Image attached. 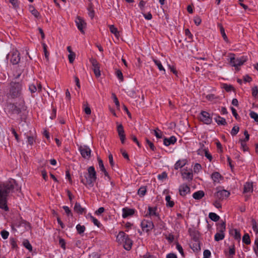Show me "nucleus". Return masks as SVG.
I'll return each instance as SVG.
<instances>
[{
  "mask_svg": "<svg viewBox=\"0 0 258 258\" xmlns=\"http://www.w3.org/2000/svg\"><path fill=\"white\" fill-rule=\"evenodd\" d=\"M23 72L22 70L20 69H17L16 71V73H14L13 74V77L15 79H18L20 78L21 76L22 73Z\"/></svg>",
  "mask_w": 258,
  "mask_h": 258,
  "instance_id": "44",
  "label": "nucleus"
},
{
  "mask_svg": "<svg viewBox=\"0 0 258 258\" xmlns=\"http://www.w3.org/2000/svg\"><path fill=\"white\" fill-rule=\"evenodd\" d=\"M231 110L233 116L235 117V118L237 120H238L240 118V117H239L238 114H237L236 109L234 107H231Z\"/></svg>",
  "mask_w": 258,
  "mask_h": 258,
  "instance_id": "59",
  "label": "nucleus"
},
{
  "mask_svg": "<svg viewBox=\"0 0 258 258\" xmlns=\"http://www.w3.org/2000/svg\"><path fill=\"white\" fill-rule=\"evenodd\" d=\"M218 26L220 28V32H221V34L224 40L225 41H228V38L226 35V33H225V30H224V28H223V26L222 25V24H219Z\"/></svg>",
  "mask_w": 258,
  "mask_h": 258,
  "instance_id": "31",
  "label": "nucleus"
},
{
  "mask_svg": "<svg viewBox=\"0 0 258 258\" xmlns=\"http://www.w3.org/2000/svg\"><path fill=\"white\" fill-rule=\"evenodd\" d=\"M194 21L195 24L196 25L198 26L201 23L202 20L200 17L196 16L194 17Z\"/></svg>",
  "mask_w": 258,
  "mask_h": 258,
  "instance_id": "60",
  "label": "nucleus"
},
{
  "mask_svg": "<svg viewBox=\"0 0 258 258\" xmlns=\"http://www.w3.org/2000/svg\"><path fill=\"white\" fill-rule=\"evenodd\" d=\"M23 246L30 251H32V246L27 239H25L23 242Z\"/></svg>",
  "mask_w": 258,
  "mask_h": 258,
  "instance_id": "33",
  "label": "nucleus"
},
{
  "mask_svg": "<svg viewBox=\"0 0 258 258\" xmlns=\"http://www.w3.org/2000/svg\"><path fill=\"white\" fill-rule=\"evenodd\" d=\"M205 193L203 190H199L192 195V197L196 200H200L204 197Z\"/></svg>",
  "mask_w": 258,
  "mask_h": 258,
  "instance_id": "24",
  "label": "nucleus"
},
{
  "mask_svg": "<svg viewBox=\"0 0 258 258\" xmlns=\"http://www.w3.org/2000/svg\"><path fill=\"white\" fill-rule=\"evenodd\" d=\"M85 226L84 225H81L80 224H78L76 226V229L78 231V233L80 234L83 233L85 230Z\"/></svg>",
  "mask_w": 258,
  "mask_h": 258,
  "instance_id": "39",
  "label": "nucleus"
},
{
  "mask_svg": "<svg viewBox=\"0 0 258 258\" xmlns=\"http://www.w3.org/2000/svg\"><path fill=\"white\" fill-rule=\"evenodd\" d=\"M176 142V138L174 136H171L169 138H165L163 141L164 145L168 146L170 145L174 144Z\"/></svg>",
  "mask_w": 258,
  "mask_h": 258,
  "instance_id": "15",
  "label": "nucleus"
},
{
  "mask_svg": "<svg viewBox=\"0 0 258 258\" xmlns=\"http://www.w3.org/2000/svg\"><path fill=\"white\" fill-rule=\"evenodd\" d=\"M27 138L28 140V142L30 145H32L35 142V139L33 136H27Z\"/></svg>",
  "mask_w": 258,
  "mask_h": 258,
  "instance_id": "56",
  "label": "nucleus"
},
{
  "mask_svg": "<svg viewBox=\"0 0 258 258\" xmlns=\"http://www.w3.org/2000/svg\"><path fill=\"white\" fill-rule=\"evenodd\" d=\"M220 201H221V200H218L217 199H216L215 201L213 203V205H214V206L218 208V209H219V208H221L222 206H221V204L220 203Z\"/></svg>",
  "mask_w": 258,
  "mask_h": 258,
  "instance_id": "63",
  "label": "nucleus"
},
{
  "mask_svg": "<svg viewBox=\"0 0 258 258\" xmlns=\"http://www.w3.org/2000/svg\"><path fill=\"white\" fill-rule=\"evenodd\" d=\"M90 218L91 219L94 225H96L98 227H100V223L97 219L91 215L90 216Z\"/></svg>",
  "mask_w": 258,
  "mask_h": 258,
  "instance_id": "58",
  "label": "nucleus"
},
{
  "mask_svg": "<svg viewBox=\"0 0 258 258\" xmlns=\"http://www.w3.org/2000/svg\"><path fill=\"white\" fill-rule=\"evenodd\" d=\"M223 88L227 91V92H230L232 90H234L233 87L231 85H228L227 84H223Z\"/></svg>",
  "mask_w": 258,
  "mask_h": 258,
  "instance_id": "48",
  "label": "nucleus"
},
{
  "mask_svg": "<svg viewBox=\"0 0 258 258\" xmlns=\"http://www.w3.org/2000/svg\"><path fill=\"white\" fill-rule=\"evenodd\" d=\"M229 255L231 256V257H232L235 254V246L234 244L231 245L229 247Z\"/></svg>",
  "mask_w": 258,
  "mask_h": 258,
  "instance_id": "51",
  "label": "nucleus"
},
{
  "mask_svg": "<svg viewBox=\"0 0 258 258\" xmlns=\"http://www.w3.org/2000/svg\"><path fill=\"white\" fill-rule=\"evenodd\" d=\"M154 135L157 138H158V139L162 138V133L160 132V131L159 130L158 128H157L156 130H154Z\"/></svg>",
  "mask_w": 258,
  "mask_h": 258,
  "instance_id": "52",
  "label": "nucleus"
},
{
  "mask_svg": "<svg viewBox=\"0 0 258 258\" xmlns=\"http://www.w3.org/2000/svg\"><path fill=\"white\" fill-rule=\"evenodd\" d=\"M230 63L235 68L238 69V67L242 65L247 60L245 56H242L240 57L235 58V54L233 53L230 54Z\"/></svg>",
  "mask_w": 258,
  "mask_h": 258,
  "instance_id": "5",
  "label": "nucleus"
},
{
  "mask_svg": "<svg viewBox=\"0 0 258 258\" xmlns=\"http://www.w3.org/2000/svg\"><path fill=\"white\" fill-rule=\"evenodd\" d=\"M209 217L213 221L217 222L219 219L220 217L215 213H210L209 214Z\"/></svg>",
  "mask_w": 258,
  "mask_h": 258,
  "instance_id": "34",
  "label": "nucleus"
},
{
  "mask_svg": "<svg viewBox=\"0 0 258 258\" xmlns=\"http://www.w3.org/2000/svg\"><path fill=\"white\" fill-rule=\"evenodd\" d=\"M90 62L92 65V69L94 71V74L96 77H99L100 76V64L97 61V60L93 58H91L90 59Z\"/></svg>",
  "mask_w": 258,
  "mask_h": 258,
  "instance_id": "7",
  "label": "nucleus"
},
{
  "mask_svg": "<svg viewBox=\"0 0 258 258\" xmlns=\"http://www.w3.org/2000/svg\"><path fill=\"white\" fill-rule=\"evenodd\" d=\"M153 61L155 62V63L157 66V67L160 71H165V70H164L163 67L162 66L161 62L159 60L154 59Z\"/></svg>",
  "mask_w": 258,
  "mask_h": 258,
  "instance_id": "47",
  "label": "nucleus"
},
{
  "mask_svg": "<svg viewBox=\"0 0 258 258\" xmlns=\"http://www.w3.org/2000/svg\"><path fill=\"white\" fill-rule=\"evenodd\" d=\"M145 140L147 144L149 146L150 149L153 151H156V148L155 147L154 144L152 142H151L148 138H146Z\"/></svg>",
  "mask_w": 258,
  "mask_h": 258,
  "instance_id": "42",
  "label": "nucleus"
},
{
  "mask_svg": "<svg viewBox=\"0 0 258 258\" xmlns=\"http://www.w3.org/2000/svg\"><path fill=\"white\" fill-rule=\"evenodd\" d=\"M117 131L119 136L125 135L123 127L121 124L117 125Z\"/></svg>",
  "mask_w": 258,
  "mask_h": 258,
  "instance_id": "41",
  "label": "nucleus"
},
{
  "mask_svg": "<svg viewBox=\"0 0 258 258\" xmlns=\"http://www.w3.org/2000/svg\"><path fill=\"white\" fill-rule=\"evenodd\" d=\"M115 74H116V76L117 77V78L121 81H123V76L122 73L120 70H117L116 71Z\"/></svg>",
  "mask_w": 258,
  "mask_h": 258,
  "instance_id": "54",
  "label": "nucleus"
},
{
  "mask_svg": "<svg viewBox=\"0 0 258 258\" xmlns=\"http://www.w3.org/2000/svg\"><path fill=\"white\" fill-rule=\"evenodd\" d=\"M81 181L85 185H89L90 187L94 186V183L95 182L97 176L96 172L93 166H90L88 168V173H85L84 176L83 177L82 173L80 174Z\"/></svg>",
  "mask_w": 258,
  "mask_h": 258,
  "instance_id": "2",
  "label": "nucleus"
},
{
  "mask_svg": "<svg viewBox=\"0 0 258 258\" xmlns=\"http://www.w3.org/2000/svg\"><path fill=\"white\" fill-rule=\"evenodd\" d=\"M242 241L247 245L250 244V237L248 234L245 233L242 237Z\"/></svg>",
  "mask_w": 258,
  "mask_h": 258,
  "instance_id": "36",
  "label": "nucleus"
},
{
  "mask_svg": "<svg viewBox=\"0 0 258 258\" xmlns=\"http://www.w3.org/2000/svg\"><path fill=\"white\" fill-rule=\"evenodd\" d=\"M10 90L9 94L13 98L19 97L22 94V82H11L10 84Z\"/></svg>",
  "mask_w": 258,
  "mask_h": 258,
  "instance_id": "3",
  "label": "nucleus"
},
{
  "mask_svg": "<svg viewBox=\"0 0 258 258\" xmlns=\"http://www.w3.org/2000/svg\"><path fill=\"white\" fill-rule=\"evenodd\" d=\"M251 222L253 231H255L256 232H258V226L256 221L254 219H252Z\"/></svg>",
  "mask_w": 258,
  "mask_h": 258,
  "instance_id": "55",
  "label": "nucleus"
},
{
  "mask_svg": "<svg viewBox=\"0 0 258 258\" xmlns=\"http://www.w3.org/2000/svg\"><path fill=\"white\" fill-rule=\"evenodd\" d=\"M230 192L226 190L223 189L217 191L214 194V197L216 199L223 201V200L226 199L227 198H228Z\"/></svg>",
  "mask_w": 258,
  "mask_h": 258,
  "instance_id": "8",
  "label": "nucleus"
},
{
  "mask_svg": "<svg viewBox=\"0 0 258 258\" xmlns=\"http://www.w3.org/2000/svg\"><path fill=\"white\" fill-rule=\"evenodd\" d=\"M211 256V252L209 250L206 249L204 251V257L203 258H210Z\"/></svg>",
  "mask_w": 258,
  "mask_h": 258,
  "instance_id": "64",
  "label": "nucleus"
},
{
  "mask_svg": "<svg viewBox=\"0 0 258 258\" xmlns=\"http://www.w3.org/2000/svg\"><path fill=\"white\" fill-rule=\"evenodd\" d=\"M186 163V160H179L174 165V169L177 170L183 167Z\"/></svg>",
  "mask_w": 258,
  "mask_h": 258,
  "instance_id": "20",
  "label": "nucleus"
},
{
  "mask_svg": "<svg viewBox=\"0 0 258 258\" xmlns=\"http://www.w3.org/2000/svg\"><path fill=\"white\" fill-rule=\"evenodd\" d=\"M141 226L143 229H146L147 232L152 230L154 227V224L152 221L146 220L143 221L141 223Z\"/></svg>",
  "mask_w": 258,
  "mask_h": 258,
  "instance_id": "14",
  "label": "nucleus"
},
{
  "mask_svg": "<svg viewBox=\"0 0 258 258\" xmlns=\"http://www.w3.org/2000/svg\"><path fill=\"white\" fill-rule=\"evenodd\" d=\"M181 175L183 178H185L189 181H191L193 179V174L191 172H184L183 171H182Z\"/></svg>",
  "mask_w": 258,
  "mask_h": 258,
  "instance_id": "18",
  "label": "nucleus"
},
{
  "mask_svg": "<svg viewBox=\"0 0 258 258\" xmlns=\"http://www.w3.org/2000/svg\"><path fill=\"white\" fill-rule=\"evenodd\" d=\"M42 44V46H43V51L44 53L45 57L47 61H48L49 60V53L47 50V45L44 43H43Z\"/></svg>",
  "mask_w": 258,
  "mask_h": 258,
  "instance_id": "38",
  "label": "nucleus"
},
{
  "mask_svg": "<svg viewBox=\"0 0 258 258\" xmlns=\"http://www.w3.org/2000/svg\"><path fill=\"white\" fill-rule=\"evenodd\" d=\"M94 7V5L92 3H90L87 8V10L89 11L88 15L91 19H92L94 17V11L93 10Z\"/></svg>",
  "mask_w": 258,
  "mask_h": 258,
  "instance_id": "23",
  "label": "nucleus"
},
{
  "mask_svg": "<svg viewBox=\"0 0 258 258\" xmlns=\"http://www.w3.org/2000/svg\"><path fill=\"white\" fill-rule=\"evenodd\" d=\"M15 188L13 184H0V208L6 211L9 210L7 206V197L10 191Z\"/></svg>",
  "mask_w": 258,
  "mask_h": 258,
  "instance_id": "1",
  "label": "nucleus"
},
{
  "mask_svg": "<svg viewBox=\"0 0 258 258\" xmlns=\"http://www.w3.org/2000/svg\"><path fill=\"white\" fill-rule=\"evenodd\" d=\"M190 187L186 184H182L179 186V192L181 196H185L190 192Z\"/></svg>",
  "mask_w": 258,
  "mask_h": 258,
  "instance_id": "13",
  "label": "nucleus"
},
{
  "mask_svg": "<svg viewBox=\"0 0 258 258\" xmlns=\"http://www.w3.org/2000/svg\"><path fill=\"white\" fill-rule=\"evenodd\" d=\"M11 62L15 65L17 64L20 61V52L17 50H13L11 54H9Z\"/></svg>",
  "mask_w": 258,
  "mask_h": 258,
  "instance_id": "9",
  "label": "nucleus"
},
{
  "mask_svg": "<svg viewBox=\"0 0 258 258\" xmlns=\"http://www.w3.org/2000/svg\"><path fill=\"white\" fill-rule=\"evenodd\" d=\"M29 90L31 92V93H35L37 90V89L36 88V85L34 84H32L30 85L29 87Z\"/></svg>",
  "mask_w": 258,
  "mask_h": 258,
  "instance_id": "53",
  "label": "nucleus"
},
{
  "mask_svg": "<svg viewBox=\"0 0 258 258\" xmlns=\"http://www.w3.org/2000/svg\"><path fill=\"white\" fill-rule=\"evenodd\" d=\"M79 151L82 156L85 159H89L91 155V149L87 146H81L79 147Z\"/></svg>",
  "mask_w": 258,
  "mask_h": 258,
  "instance_id": "10",
  "label": "nucleus"
},
{
  "mask_svg": "<svg viewBox=\"0 0 258 258\" xmlns=\"http://www.w3.org/2000/svg\"><path fill=\"white\" fill-rule=\"evenodd\" d=\"M75 22L78 29L81 31V33H84L83 29L86 28L87 25L85 21L81 17L77 16Z\"/></svg>",
  "mask_w": 258,
  "mask_h": 258,
  "instance_id": "11",
  "label": "nucleus"
},
{
  "mask_svg": "<svg viewBox=\"0 0 258 258\" xmlns=\"http://www.w3.org/2000/svg\"><path fill=\"white\" fill-rule=\"evenodd\" d=\"M239 127L238 126H234L232 128L231 134L232 136H235L239 132Z\"/></svg>",
  "mask_w": 258,
  "mask_h": 258,
  "instance_id": "49",
  "label": "nucleus"
},
{
  "mask_svg": "<svg viewBox=\"0 0 258 258\" xmlns=\"http://www.w3.org/2000/svg\"><path fill=\"white\" fill-rule=\"evenodd\" d=\"M230 233L233 235L234 238L235 240H238L239 241L241 239V234L240 233V232L239 230H238L236 229H234L232 230Z\"/></svg>",
  "mask_w": 258,
  "mask_h": 258,
  "instance_id": "25",
  "label": "nucleus"
},
{
  "mask_svg": "<svg viewBox=\"0 0 258 258\" xmlns=\"http://www.w3.org/2000/svg\"><path fill=\"white\" fill-rule=\"evenodd\" d=\"M9 233L7 231L3 230L1 231V235L4 239L8 238Z\"/></svg>",
  "mask_w": 258,
  "mask_h": 258,
  "instance_id": "62",
  "label": "nucleus"
},
{
  "mask_svg": "<svg viewBox=\"0 0 258 258\" xmlns=\"http://www.w3.org/2000/svg\"><path fill=\"white\" fill-rule=\"evenodd\" d=\"M226 229V224L225 222H223L222 223L219 225L218 230L219 232L224 233V232Z\"/></svg>",
  "mask_w": 258,
  "mask_h": 258,
  "instance_id": "40",
  "label": "nucleus"
},
{
  "mask_svg": "<svg viewBox=\"0 0 258 258\" xmlns=\"http://www.w3.org/2000/svg\"><path fill=\"white\" fill-rule=\"evenodd\" d=\"M258 93V88L256 86H254L252 88V95L253 97H256Z\"/></svg>",
  "mask_w": 258,
  "mask_h": 258,
  "instance_id": "61",
  "label": "nucleus"
},
{
  "mask_svg": "<svg viewBox=\"0 0 258 258\" xmlns=\"http://www.w3.org/2000/svg\"><path fill=\"white\" fill-rule=\"evenodd\" d=\"M97 160L98 161L99 167L100 169V170L104 172V175L106 176H107L108 177H109V174L104 167L103 161L100 158H98V157L97 158Z\"/></svg>",
  "mask_w": 258,
  "mask_h": 258,
  "instance_id": "19",
  "label": "nucleus"
},
{
  "mask_svg": "<svg viewBox=\"0 0 258 258\" xmlns=\"http://www.w3.org/2000/svg\"><path fill=\"white\" fill-rule=\"evenodd\" d=\"M211 178L214 182L219 183L220 180L223 178L221 175L218 172H215L211 175Z\"/></svg>",
  "mask_w": 258,
  "mask_h": 258,
  "instance_id": "17",
  "label": "nucleus"
},
{
  "mask_svg": "<svg viewBox=\"0 0 258 258\" xmlns=\"http://www.w3.org/2000/svg\"><path fill=\"white\" fill-rule=\"evenodd\" d=\"M165 200L167 202V207L172 208L174 205V202L171 200V197L169 195L166 196L165 197Z\"/></svg>",
  "mask_w": 258,
  "mask_h": 258,
  "instance_id": "30",
  "label": "nucleus"
},
{
  "mask_svg": "<svg viewBox=\"0 0 258 258\" xmlns=\"http://www.w3.org/2000/svg\"><path fill=\"white\" fill-rule=\"evenodd\" d=\"M11 109L13 113L19 114L22 110H25L26 109V106L23 103L22 105H20V107L14 104L11 105Z\"/></svg>",
  "mask_w": 258,
  "mask_h": 258,
  "instance_id": "12",
  "label": "nucleus"
},
{
  "mask_svg": "<svg viewBox=\"0 0 258 258\" xmlns=\"http://www.w3.org/2000/svg\"><path fill=\"white\" fill-rule=\"evenodd\" d=\"M190 246L191 248L194 251H198L199 250H200L201 249L199 241H196V242H192L190 243Z\"/></svg>",
  "mask_w": 258,
  "mask_h": 258,
  "instance_id": "21",
  "label": "nucleus"
},
{
  "mask_svg": "<svg viewBox=\"0 0 258 258\" xmlns=\"http://www.w3.org/2000/svg\"><path fill=\"white\" fill-rule=\"evenodd\" d=\"M202 169L200 164L196 163L194 166V171L195 173H199Z\"/></svg>",
  "mask_w": 258,
  "mask_h": 258,
  "instance_id": "50",
  "label": "nucleus"
},
{
  "mask_svg": "<svg viewBox=\"0 0 258 258\" xmlns=\"http://www.w3.org/2000/svg\"><path fill=\"white\" fill-rule=\"evenodd\" d=\"M85 209L83 208L80 204L76 202L74 207V211L79 214H82Z\"/></svg>",
  "mask_w": 258,
  "mask_h": 258,
  "instance_id": "27",
  "label": "nucleus"
},
{
  "mask_svg": "<svg viewBox=\"0 0 258 258\" xmlns=\"http://www.w3.org/2000/svg\"><path fill=\"white\" fill-rule=\"evenodd\" d=\"M176 248L179 251L180 253L182 255V256H184V254L183 250V248H182V246H181V245L179 244L178 243H177L176 244Z\"/></svg>",
  "mask_w": 258,
  "mask_h": 258,
  "instance_id": "57",
  "label": "nucleus"
},
{
  "mask_svg": "<svg viewBox=\"0 0 258 258\" xmlns=\"http://www.w3.org/2000/svg\"><path fill=\"white\" fill-rule=\"evenodd\" d=\"M117 239L119 242L124 243L123 247L125 249L130 250L131 249L133 241L124 232H119L117 236Z\"/></svg>",
  "mask_w": 258,
  "mask_h": 258,
  "instance_id": "4",
  "label": "nucleus"
},
{
  "mask_svg": "<svg viewBox=\"0 0 258 258\" xmlns=\"http://www.w3.org/2000/svg\"><path fill=\"white\" fill-rule=\"evenodd\" d=\"M10 244L13 249H17V240L14 238H11L10 239Z\"/></svg>",
  "mask_w": 258,
  "mask_h": 258,
  "instance_id": "43",
  "label": "nucleus"
},
{
  "mask_svg": "<svg viewBox=\"0 0 258 258\" xmlns=\"http://www.w3.org/2000/svg\"><path fill=\"white\" fill-rule=\"evenodd\" d=\"M253 186L252 183L250 182H246L244 185L243 192L246 193L248 192H252Z\"/></svg>",
  "mask_w": 258,
  "mask_h": 258,
  "instance_id": "22",
  "label": "nucleus"
},
{
  "mask_svg": "<svg viewBox=\"0 0 258 258\" xmlns=\"http://www.w3.org/2000/svg\"><path fill=\"white\" fill-rule=\"evenodd\" d=\"M157 210V208H152L151 207H148V210H149V215L150 216H155L158 217V218H159V214L156 213V211Z\"/></svg>",
  "mask_w": 258,
  "mask_h": 258,
  "instance_id": "29",
  "label": "nucleus"
},
{
  "mask_svg": "<svg viewBox=\"0 0 258 258\" xmlns=\"http://www.w3.org/2000/svg\"><path fill=\"white\" fill-rule=\"evenodd\" d=\"M224 234L220 232H217L215 235V240L216 241H219L224 239Z\"/></svg>",
  "mask_w": 258,
  "mask_h": 258,
  "instance_id": "37",
  "label": "nucleus"
},
{
  "mask_svg": "<svg viewBox=\"0 0 258 258\" xmlns=\"http://www.w3.org/2000/svg\"><path fill=\"white\" fill-rule=\"evenodd\" d=\"M109 27L111 33L113 34L116 37L118 38L119 36V32L114 25H109Z\"/></svg>",
  "mask_w": 258,
  "mask_h": 258,
  "instance_id": "26",
  "label": "nucleus"
},
{
  "mask_svg": "<svg viewBox=\"0 0 258 258\" xmlns=\"http://www.w3.org/2000/svg\"><path fill=\"white\" fill-rule=\"evenodd\" d=\"M29 10L32 13V14L35 17L37 18L39 16V12L34 8L33 6H29Z\"/></svg>",
  "mask_w": 258,
  "mask_h": 258,
  "instance_id": "32",
  "label": "nucleus"
},
{
  "mask_svg": "<svg viewBox=\"0 0 258 258\" xmlns=\"http://www.w3.org/2000/svg\"><path fill=\"white\" fill-rule=\"evenodd\" d=\"M215 120L218 125H225L227 124V122L225 119L221 117L219 115H218L217 118H215Z\"/></svg>",
  "mask_w": 258,
  "mask_h": 258,
  "instance_id": "28",
  "label": "nucleus"
},
{
  "mask_svg": "<svg viewBox=\"0 0 258 258\" xmlns=\"http://www.w3.org/2000/svg\"><path fill=\"white\" fill-rule=\"evenodd\" d=\"M146 187L145 186H142L138 189V194L139 196L143 197L146 194Z\"/></svg>",
  "mask_w": 258,
  "mask_h": 258,
  "instance_id": "45",
  "label": "nucleus"
},
{
  "mask_svg": "<svg viewBox=\"0 0 258 258\" xmlns=\"http://www.w3.org/2000/svg\"><path fill=\"white\" fill-rule=\"evenodd\" d=\"M251 118H253L255 121L258 122V114L256 112L251 111L249 113Z\"/></svg>",
  "mask_w": 258,
  "mask_h": 258,
  "instance_id": "46",
  "label": "nucleus"
},
{
  "mask_svg": "<svg viewBox=\"0 0 258 258\" xmlns=\"http://www.w3.org/2000/svg\"><path fill=\"white\" fill-rule=\"evenodd\" d=\"M83 106L84 107V110L86 114L88 115H90L91 113V109L89 106V104L87 102H84Z\"/></svg>",
  "mask_w": 258,
  "mask_h": 258,
  "instance_id": "35",
  "label": "nucleus"
},
{
  "mask_svg": "<svg viewBox=\"0 0 258 258\" xmlns=\"http://www.w3.org/2000/svg\"><path fill=\"white\" fill-rule=\"evenodd\" d=\"M122 217L125 218L130 216L133 215L135 213V211L133 209L124 208L122 209Z\"/></svg>",
  "mask_w": 258,
  "mask_h": 258,
  "instance_id": "16",
  "label": "nucleus"
},
{
  "mask_svg": "<svg viewBox=\"0 0 258 258\" xmlns=\"http://www.w3.org/2000/svg\"><path fill=\"white\" fill-rule=\"evenodd\" d=\"M199 118L200 120L207 124H210L212 122V117L209 113L205 111H202L200 113Z\"/></svg>",
  "mask_w": 258,
  "mask_h": 258,
  "instance_id": "6",
  "label": "nucleus"
}]
</instances>
